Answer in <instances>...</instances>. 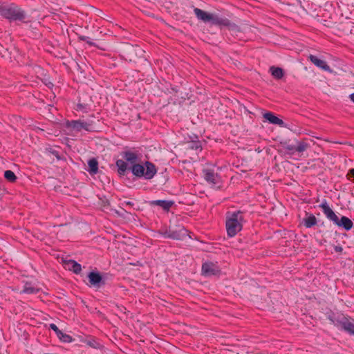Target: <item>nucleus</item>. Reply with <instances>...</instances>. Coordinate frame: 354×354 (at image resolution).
Instances as JSON below:
<instances>
[{"label": "nucleus", "instance_id": "obj_1", "mask_svg": "<svg viewBox=\"0 0 354 354\" xmlns=\"http://www.w3.org/2000/svg\"><path fill=\"white\" fill-rule=\"evenodd\" d=\"M194 12L198 19L205 23H210L212 25L225 26L230 30L239 31V27L234 23L231 22L228 19L220 17L218 15L209 13L200 8H195Z\"/></svg>", "mask_w": 354, "mask_h": 354}, {"label": "nucleus", "instance_id": "obj_2", "mask_svg": "<svg viewBox=\"0 0 354 354\" xmlns=\"http://www.w3.org/2000/svg\"><path fill=\"white\" fill-rule=\"evenodd\" d=\"M326 318L335 326L350 335L354 336V319L342 313L330 310L326 313Z\"/></svg>", "mask_w": 354, "mask_h": 354}, {"label": "nucleus", "instance_id": "obj_3", "mask_svg": "<svg viewBox=\"0 0 354 354\" xmlns=\"http://www.w3.org/2000/svg\"><path fill=\"white\" fill-rule=\"evenodd\" d=\"M318 207L322 209V212L326 218L333 222L334 225L345 230L346 231H349L353 228V221L345 216H341V217L339 218L335 212L330 207L326 200H324Z\"/></svg>", "mask_w": 354, "mask_h": 354}, {"label": "nucleus", "instance_id": "obj_4", "mask_svg": "<svg viewBox=\"0 0 354 354\" xmlns=\"http://www.w3.org/2000/svg\"><path fill=\"white\" fill-rule=\"evenodd\" d=\"M0 15L10 21H23L27 16L26 12L15 3L1 4Z\"/></svg>", "mask_w": 354, "mask_h": 354}, {"label": "nucleus", "instance_id": "obj_5", "mask_svg": "<svg viewBox=\"0 0 354 354\" xmlns=\"http://www.w3.org/2000/svg\"><path fill=\"white\" fill-rule=\"evenodd\" d=\"M243 220V212L240 210L226 213L225 226L228 236L234 237L242 230Z\"/></svg>", "mask_w": 354, "mask_h": 354}, {"label": "nucleus", "instance_id": "obj_6", "mask_svg": "<svg viewBox=\"0 0 354 354\" xmlns=\"http://www.w3.org/2000/svg\"><path fill=\"white\" fill-rule=\"evenodd\" d=\"M130 170L137 178H144L145 180L152 179L157 173L156 166L150 161H145L144 165L138 162L131 165Z\"/></svg>", "mask_w": 354, "mask_h": 354}, {"label": "nucleus", "instance_id": "obj_7", "mask_svg": "<svg viewBox=\"0 0 354 354\" xmlns=\"http://www.w3.org/2000/svg\"><path fill=\"white\" fill-rule=\"evenodd\" d=\"M120 55L125 59L129 62H135V59L140 56L143 50L139 46H134L129 43H125L120 47Z\"/></svg>", "mask_w": 354, "mask_h": 354}, {"label": "nucleus", "instance_id": "obj_8", "mask_svg": "<svg viewBox=\"0 0 354 354\" xmlns=\"http://www.w3.org/2000/svg\"><path fill=\"white\" fill-rule=\"evenodd\" d=\"M295 142L297 145L290 144L289 141L286 140L281 142V145L290 154H293L296 151L301 153L306 150L308 147L307 143L305 142H299L297 140H296Z\"/></svg>", "mask_w": 354, "mask_h": 354}, {"label": "nucleus", "instance_id": "obj_9", "mask_svg": "<svg viewBox=\"0 0 354 354\" xmlns=\"http://www.w3.org/2000/svg\"><path fill=\"white\" fill-rule=\"evenodd\" d=\"M88 279L90 286L96 288H100L106 284L105 279L102 277L100 272L97 271L90 272L88 274Z\"/></svg>", "mask_w": 354, "mask_h": 354}, {"label": "nucleus", "instance_id": "obj_10", "mask_svg": "<svg viewBox=\"0 0 354 354\" xmlns=\"http://www.w3.org/2000/svg\"><path fill=\"white\" fill-rule=\"evenodd\" d=\"M202 273L207 277L218 275L221 273L219 267L211 261L205 262L202 265Z\"/></svg>", "mask_w": 354, "mask_h": 354}, {"label": "nucleus", "instance_id": "obj_11", "mask_svg": "<svg viewBox=\"0 0 354 354\" xmlns=\"http://www.w3.org/2000/svg\"><path fill=\"white\" fill-rule=\"evenodd\" d=\"M89 124H86L85 120H67L66 122V127L71 130L76 131H81L82 129L90 131L91 129L88 128Z\"/></svg>", "mask_w": 354, "mask_h": 354}, {"label": "nucleus", "instance_id": "obj_12", "mask_svg": "<svg viewBox=\"0 0 354 354\" xmlns=\"http://www.w3.org/2000/svg\"><path fill=\"white\" fill-rule=\"evenodd\" d=\"M139 151L136 150H124L121 156L131 165L139 161Z\"/></svg>", "mask_w": 354, "mask_h": 354}, {"label": "nucleus", "instance_id": "obj_13", "mask_svg": "<svg viewBox=\"0 0 354 354\" xmlns=\"http://www.w3.org/2000/svg\"><path fill=\"white\" fill-rule=\"evenodd\" d=\"M170 232L169 239L182 240L186 236L187 230L182 225H178L176 227L171 226Z\"/></svg>", "mask_w": 354, "mask_h": 354}, {"label": "nucleus", "instance_id": "obj_14", "mask_svg": "<svg viewBox=\"0 0 354 354\" xmlns=\"http://www.w3.org/2000/svg\"><path fill=\"white\" fill-rule=\"evenodd\" d=\"M308 59L314 64L318 68L328 72H331L332 70L330 67L327 64L326 62L318 58L317 56L313 55H310L308 56Z\"/></svg>", "mask_w": 354, "mask_h": 354}, {"label": "nucleus", "instance_id": "obj_15", "mask_svg": "<svg viewBox=\"0 0 354 354\" xmlns=\"http://www.w3.org/2000/svg\"><path fill=\"white\" fill-rule=\"evenodd\" d=\"M150 206H159L164 211L168 212L174 205V201L168 200H153L148 202Z\"/></svg>", "mask_w": 354, "mask_h": 354}, {"label": "nucleus", "instance_id": "obj_16", "mask_svg": "<svg viewBox=\"0 0 354 354\" xmlns=\"http://www.w3.org/2000/svg\"><path fill=\"white\" fill-rule=\"evenodd\" d=\"M263 118L270 124H277L281 127H287V124L280 118L275 116L273 113L268 111L263 115Z\"/></svg>", "mask_w": 354, "mask_h": 354}, {"label": "nucleus", "instance_id": "obj_17", "mask_svg": "<svg viewBox=\"0 0 354 354\" xmlns=\"http://www.w3.org/2000/svg\"><path fill=\"white\" fill-rule=\"evenodd\" d=\"M115 165L118 168V174L120 177L126 176L130 170L128 162L122 159L118 160L115 162Z\"/></svg>", "mask_w": 354, "mask_h": 354}, {"label": "nucleus", "instance_id": "obj_18", "mask_svg": "<svg viewBox=\"0 0 354 354\" xmlns=\"http://www.w3.org/2000/svg\"><path fill=\"white\" fill-rule=\"evenodd\" d=\"M203 176L205 180L213 185H216L218 183V176L211 169H203Z\"/></svg>", "mask_w": 354, "mask_h": 354}, {"label": "nucleus", "instance_id": "obj_19", "mask_svg": "<svg viewBox=\"0 0 354 354\" xmlns=\"http://www.w3.org/2000/svg\"><path fill=\"white\" fill-rule=\"evenodd\" d=\"M302 223L306 228H311L317 225V220L315 215L305 212V217L303 218Z\"/></svg>", "mask_w": 354, "mask_h": 354}, {"label": "nucleus", "instance_id": "obj_20", "mask_svg": "<svg viewBox=\"0 0 354 354\" xmlns=\"http://www.w3.org/2000/svg\"><path fill=\"white\" fill-rule=\"evenodd\" d=\"M98 161L95 158H90L88 160V169L86 171L91 175H95L98 173Z\"/></svg>", "mask_w": 354, "mask_h": 354}, {"label": "nucleus", "instance_id": "obj_21", "mask_svg": "<svg viewBox=\"0 0 354 354\" xmlns=\"http://www.w3.org/2000/svg\"><path fill=\"white\" fill-rule=\"evenodd\" d=\"M69 270L73 271L75 274H80L82 270V266L80 263L74 260H69L66 263Z\"/></svg>", "mask_w": 354, "mask_h": 354}, {"label": "nucleus", "instance_id": "obj_22", "mask_svg": "<svg viewBox=\"0 0 354 354\" xmlns=\"http://www.w3.org/2000/svg\"><path fill=\"white\" fill-rule=\"evenodd\" d=\"M39 292V289L33 286L30 282H26L24 286L23 290H21V293L25 294H37Z\"/></svg>", "mask_w": 354, "mask_h": 354}, {"label": "nucleus", "instance_id": "obj_23", "mask_svg": "<svg viewBox=\"0 0 354 354\" xmlns=\"http://www.w3.org/2000/svg\"><path fill=\"white\" fill-rule=\"evenodd\" d=\"M270 71L271 75L277 80H281L284 75V71L280 67L271 66Z\"/></svg>", "mask_w": 354, "mask_h": 354}, {"label": "nucleus", "instance_id": "obj_24", "mask_svg": "<svg viewBox=\"0 0 354 354\" xmlns=\"http://www.w3.org/2000/svg\"><path fill=\"white\" fill-rule=\"evenodd\" d=\"M95 119H96V117L94 115H91L89 116V118L86 120H85L86 124H89L88 128L91 129L90 131H96V129H96ZM96 120H97V122H100V119L98 118H97Z\"/></svg>", "mask_w": 354, "mask_h": 354}, {"label": "nucleus", "instance_id": "obj_25", "mask_svg": "<svg viewBox=\"0 0 354 354\" xmlns=\"http://www.w3.org/2000/svg\"><path fill=\"white\" fill-rule=\"evenodd\" d=\"M84 342L90 347L95 349H102L103 347L100 342L93 337L85 340Z\"/></svg>", "mask_w": 354, "mask_h": 354}, {"label": "nucleus", "instance_id": "obj_26", "mask_svg": "<svg viewBox=\"0 0 354 354\" xmlns=\"http://www.w3.org/2000/svg\"><path fill=\"white\" fill-rule=\"evenodd\" d=\"M45 152L47 154L53 155L54 156L56 157L57 160H64V157L59 154V151L52 147L46 148Z\"/></svg>", "mask_w": 354, "mask_h": 354}, {"label": "nucleus", "instance_id": "obj_27", "mask_svg": "<svg viewBox=\"0 0 354 354\" xmlns=\"http://www.w3.org/2000/svg\"><path fill=\"white\" fill-rule=\"evenodd\" d=\"M4 178L10 183L15 182L17 178L15 173L11 170H6L4 172Z\"/></svg>", "mask_w": 354, "mask_h": 354}, {"label": "nucleus", "instance_id": "obj_28", "mask_svg": "<svg viewBox=\"0 0 354 354\" xmlns=\"http://www.w3.org/2000/svg\"><path fill=\"white\" fill-rule=\"evenodd\" d=\"M195 140H192L189 143V147L192 149L197 150L198 149H202L201 142L198 139V136L194 135Z\"/></svg>", "mask_w": 354, "mask_h": 354}, {"label": "nucleus", "instance_id": "obj_29", "mask_svg": "<svg viewBox=\"0 0 354 354\" xmlns=\"http://www.w3.org/2000/svg\"><path fill=\"white\" fill-rule=\"evenodd\" d=\"M78 39L80 41H85L86 42V44H88L90 46H95V47H97V45L93 42L91 39L90 37H87V36H84V35H80L78 37Z\"/></svg>", "mask_w": 354, "mask_h": 354}, {"label": "nucleus", "instance_id": "obj_30", "mask_svg": "<svg viewBox=\"0 0 354 354\" xmlns=\"http://www.w3.org/2000/svg\"><path fill=\"white\" fill-rule=\"evenodd\" d=\"M60 340L63 342L69 343L72 342L73 339L69 335L64 333L63 336L60 338Z\"/></svg>", "mask_w": 354, "mask_h": 354}, {"label": "nucleus", "instance_id": "obj_31", "mask_svg": "<svg viewBox=\"0 0 354 354\" xmlns=\"http://www.w3.org/2000/svg\"><path fill=\"white\" fill-rule=\"evenodd\" d=\"M171 226L169 227V229H165V230H160L159 231V233L163 236L165 238H169V235L171 234Z\"/></svg>", "mask_w": 354, "mask_h": 354}, {"label": "nucleus", "instance_id": "obj_32", "mask_svg": "<svg viewBox=\"0 0 354 354\" xmlns=\"http://www.w3.org/2000/svg\"><path fill=\"white\" fill-rule=\"evenodd\" d=\"M49 328L53 330L55 333H57L59 331V328L53 323L50 324Z\"/></svg>", "mask_w": 354, "mask_h": 354}, {"label": "nucleus", "instance_id": "obj_33", "mask_svg": "<svg viewBox=\"0 0 354 354\" xmlns=\"http://www.w3.org/2000/svg\"><path fill=\"white\" fill-rule=\"evenodd\" d=\"M86 109V104H81V103H78L77 104V110L80 111H82V110H84Z\"/></svg>", "mask_w": 354, "mask_h": 354}, {"label": "nucleus", "instance_id": "obj_34", "mask_svg": "<svg viewBox=\"0 0 354 354\" xmlns=\"http://www.w3.org/2000/svg\"><path fill=\"white\" fill-rule=\"evenodd\" d=\"M121 205H128L129 207H133L134 206V203L131 201H124L122 203H121Z\"/></svg>", "mask_w": 354, "mask_h": 354}, {"label": "nucleus", "instance_id": "obj_35", "mask_svg": "<svg viewBox=\"0 0 354 354\" xmlns=\"http://www.w3.org/2000/svg\"><path fill=\"white\" fill-rule=\"evenodd\" d=\"M334 250L336 252H342V250H343V248L342 246L340 245H335L334 247Z\"/></svg>", "mask_w": 354, "mask_h": 354}, {"label": "nucleus", "instance_id": "obj_36", "mask_svg": "<svg viewBox=\"0 0 354 354\" xmlns=\"http://www.w3.org/2000/svg\"><path fill=\"white\" fill-rule=\"evenodd\" d=\"M56 335H57V337L60 339L62 336H63L64 333L61 330H59V331L57 333H56Z\"/></svg>", "mask_w": 354, "mask_h": 354}, {"label": "nucleus", "instance_id": "obj_37", "mask_svg": "<svg viewBox=\"0 0 354 354\" xmlns=\"http://www.w3.org/2000/svg\"><path fill=\"white\" fill-rule=\"evenodd\" d=\"M118 310H119V311H120V313H125L126 308H124V307H123V306H122V307H121V308H120V307H118Z\"/></svg>", "mask_w": 354, "mask_h": 354}, {"label": "nucleus", "instance_id": "obj_38", "mask_svg": "<svg viewBox=\"0 0 354 354\" xmlns=\"http://www.w3.org/2000/svg\"><path fill=\"white\" fill-rule=\"evenodd\" d=\"M349 99L354 103V93L349 95Z\"/></svg>", "mask_w": 354, "mask_h": 354}, {"label": "nucleus", "instance_id": "obj_39", "mask_svg": "<svg viewBox=\"0 0 354 354\" xmlns=\"http://www.w3.org/2000/svg\"><path fill=\"white\" fill-rule=\"evenodd\" d=\"M138 263H139V261H137V263H131V264L133 266H136V265H138Z\"/></svg>", "mask_w": 354, "mask_h": 354}, {"label": "nucleus", "instance_id": "obj_40", "mask_svg": "<svg viewBox=\"0 0 354 354\" xmlns=\"http://www.w3.org/2000/svg\"><path fill=\"white\" fill-rule=\"evenodd\" d=\"M138 263H139V261H137V263H131V264L133 266H136V265H138Z\"/></svg>", "mask_w": 354, "mask_h": 354}, {"label": "nucleus", "instance_id": "obj_41", "mask_svg": "<svg viewBox=\"0 0 354 354\" xmlns=\"http://www.w3.org/2000/svg\"><path fill=\"white\" fill-rule=\"evenodd\" d=\"M138 263H139V261H137V263H131V264L133 266H136V265H138Z\"/></svg>", "mask_w": 354, "mask_h": 354}, {"label": "nucleus", "instance_id": "obj_42", "mask_svg": "<svg viewBox=\"0 0 354 354\" xmlns=\"http://www.w3.org/2000/svg\"><path fill=\"white\" fill-rule=\"evenodd\" d=\"M134 209H136V210H139L140 209L139 208H136V207H134Z\"/></svg>", "mask_w": 354, "mask_h": 354}]
</instances>
